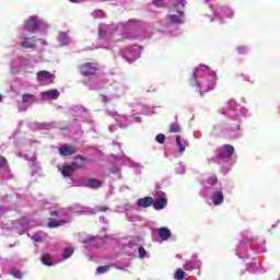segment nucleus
<instances>
[{"mask_svg":"<svg viewBox=\"0 0 280 280\" xmlns=\"http://www.w3.org/2000/svg\"><path fill=\"white\" fill-rule=\"evenodd\" d=\"M21 47L24 49H36V37H22Z\"/></svg>","mask_w":280,"mask_h":280,"instance_id":"nucleus-8","label":"nucleus"},{"mask_svg":"<svg viewBox=\"0 0 280 280\" xmlns=\"http://www.w3.org/2000/svg\"><path fill=\"white\" fill-rule=\"evenodd\" d=\"M237 51H238V54H246V47H244V46H240L238 48H237Z\"/></svg>","mask_w":280,"mask_h":280,"instance_id":"nucleus-38","label":"nucleus"},{"mask_svg":"<svg viewBox=\"0 0 280 280\" xmlns=\"http://www.w3.org/2000/svg\"><path fill=\"white\" fill-rule=\"evenodd\" d=\"M88 243H89V241H88V240L83 241V244H88Z\"/></svg>","mask_w":280,"mask_h":280,"instance_id":"nucleus-43","label":"nucleus"},{"mask_svg":"<svg viewBox=\"0 0 280 280\" xmlns=\"http://www.w3.org/2000/svg\"><path fill=\"white\" fill-rule=\"evenodd\" d=\"M235 152V148L231 144H224L217 150L218 159H231L233 153Z\"/></svg>","mask_w":280,"mask_h":280,"instance_id":"nucleus-4","label":"nucleus"},{"mask_svg":"<svg viewBox=\"0 0 280 280\" xmlns=\"http://www.w3.org/2000/svg\"><path fill=\"white\" fill-rule=\"evenodd\" d=\"M50 215L51 217H58V215H60V211L54 210V211L50 212Z\"/></svg>","mask_w":280,"mask_h":280,"instance_id":"nucleus-39","label":"nucleus"},{"mask_svg":"<svg viewBox=\"0 0 280 280\" xmlns=\"http://www.w3.org/2000/svg\"><path fill=\"white\" fill-rule=\"evenodd\" d=\"M71 3H78L80 0H69Z\"/></svg>","mask_w":280,"mask_h":280,"instance_id":"nucleus-41","label":"nucleus"},{"mask_svg":"<svg viewBox=\"0 0 280 280\" xmlns=\"http://www.w3.org/2000/svg\"><path fill=\"white\" fill-rule=\"evenodd\" d=\"M154 5H158V8L163 7V0H153Z\"/></svg>","mask_w":280,"mask_h":280,"instance_id":"nucleus-37","label":"nucleus"},{"mask_svg":"<svg viewBox=\"0 0 280 280\" xmlns=\"http://www.w3.org/2000/svg\"><path fill=\"white\" fill-rule=\"evenodd\" d=\"M185 270H194V264H191V261H187L184 265Z\"/></svg>","mask_w":280,"mask_h":280,"instance_id":"nucleus-36","label":"nucleus"},{"mask_svg":"<svg viewBox=\"0 0 280 280\" xmlns=\"http://www.w3.org/2000/svg\"><path fill=\"white\" fill-rule=\"evenodd\" d=\"M8 165V160L4 156H0V167H5Z\"/></svg>","mask_w":280,"mask_h":280,"instance_id":"nucleus-35","label":"nucleus"},{"mask_svg":"<svg viewBox=\"0 0 280 280\" xmlns=\"http://www.w3.org/2000/svg\"><path fill=\"white\" fill-rule=\"evenodd\" d=\"M170 133H177L180 132V124L178 122H173L170 125V129H168Z\"/></svg>","mask_w":280,"mask_h":280,"instance_id":"nucleus-20","label":"nucleus"},{"mask_svg":"<svg viewBox=\"0 0 280 280\" xmlns=\"http://www.w3.org/2000/svg\"><path fill=\"white\" fill-rule=\"evenodd\" d=\"M174 8L179 16H185V0H178L175 2Z\"/></svg>","mask_w":280,"mask_h":280,"instance_id":"nucleus-14","label":"nucleus"},{"mask_svg":"<svg viewBox=\"0 0 280 280\" xmlns=\"http://www.w3.org/2000/svg\"><path fill=\"white\" fill-rule=\"evenodd\" d=\"M42 262L44 266H52L51 258L49 257V254L42 255Z\"/></svg>","mask_w":280,"mask_h":280,"instance_id":"nucleus-24","label":"nucleus"},{"mask_svg":"<svg viewBox=\"0 0 280 280\" xmlns=\"http://www.w3.org/2000/svg\"><path fill=\"white\" fill-rule=\"evenodd\" d=\"M171 23H173L174 25H180L183 23H185V21H183V16L180 15H176V14H172L168 16Z\"/></svg>","mask_w":280,"mask_h":280,"instance_id":"nucleus-19","label":"nucleus"},{"mask_svg":"<svg viewBox=\"0 0 280 280\" xmlns=\"http://www.w3.org/2000/svg\"><path fill=\"white\" fill-rule=\"evenodd\" d=\"M42 95H46L48 100H58V97H60V92H58V90H49L43 92Z\"/></svg>","mask_w":280,"mask_h":280,"instance_id":"nucleus-17","label":"nucleus"},{"mask_svg":"<svg viewBox=\"0 0 280 280\" xmlns=\"http://www.w3.org/2000/svg\"><path fill=\"white\" fill-rule=\"evenodd\" d=\"M100 71V63L97 62H85L79 66V72L85 78H91V75H97Z\"/></svg>","mask_w":280,"mask_h":280,"instance_id":"nucleus-2","label":"nucleus"},{"mask_svg":"<svg viewBox=\"0 0 280 280\" xmlns=\"http://www.w3.org/2000/svg\"><path fill=\"white\" fill-rule=\"evenodd\" d=\"M159 237L163 241H167L170 237H172V232L167 228H160Z\"/></svg>","mask_w":280,"mask_h":280,"instance_id":"nucleus-13","label":"nucleus"},{"mask_svg":"<svg viewBox=\"0 0 280 280\" xmlns=\"http://www.w3.org/2000/svg\"><path fill=\"white\" fill-rule=\"evenodd\" d=\"M167 205V199H156L153 201V208L155 211H161V209H165Z\"/></svg>","mask_w":280,"mask_h":280,"instance_id":"nucleus-16","label":"nucleus"},{"mask_svg":"<svg viewBox=\"0 0 280 280\" xmlns=\"http://www.w3.org/2000/svg\"><path fill=\"white\" fill-rule=\"evenodd\" d=\"M78 150L72 144H63L59 148V154L61 156H71L73 154H77Z\"/></svg>","mask_w":280,"mask_h":280,"instance_id":"nucleus-6","label":"nucleus"},{"mask_svg":"<svg viewBox=\"0 0 280 280\" xmlns=\"http://www.w3.org/2000/svg\"><path fill=\"white\" fill-rule=\"evenodd\" d=\"M42 21L38 19V16L34 15L31 16L25 23H24V30L26 32H36L38 27L42 25Z\"/></svg>","mask_w":280,"mask_h":280,"instance_id":"nucleus-5","label":"nucleus"},{"mask_svg":"<svg viewBox=\"0 0 280 280\" xmlns=\"http://www.w3.org/2000/svg\"><path fill=\"white\" fill-rule=\"evenodd\" d=\"M73 172H75V170L71 163L63 165L61 168V174L65 176V178H70V176H73Z\"/></svg>","mask_w":280,"mask_h":280,"instance_id":"nucleus-12","label":"nucleus"},{"mask_svg":"<svg viewBox=\"0 0 280 280\" xmlns=\"http://www.w3.org/2000/svg\"><path fill=\"white\" fill-rule=\"evenodd\" d=\"M58 39L60 43H67L69 40V35L65 32L59 33Z\"/></svg>","mask_w":280,"mask_h":280,"instance_id":"nucleus-28","label":"nucleus"},{"mask_svg":"<svg viewBox=\"0 0 280 280\" xmlns=\"http://www.w3.org/2000/svg\"><path fill=\"white\" fill-rule=\"evenodd\" d=\"M3 100V96L0 94V102Z\"/></svg>","mask_w":280,"mask_h":280,"instance_id":"nucleus-44","label":"nucleus"},{"mask_svg":"<svg viewBox=\"0 0 280 280\" xmlns=\"http://www.w3.org/2000/svg\"><path fill=\"white\" fill-rule=\"evenodd\" d=\"M11 275L14 277V279H23V273L16 268L11 269Z\"/></svg>","mask_w":280,"mask_h":280,"instance_id":"nucleus-25","label":"nucleus"},{"mask_svg":"<svg viewBox=\"0 0 280 280\" xmlns=\"http://www.w3.org/2000/svg\"><path fill=\"white\" fill-rule=\"evenodd\" d=\"M34 98V94H24L22 96V104H27V102H32V100Z\"/></svg>","mask_w":280,"mask_h":280,"instance_id":"nucleus-27","label":"nucleus"},{"mask_svg":"<svg viewBox=\"0 0 280 280\" xmlns=\"http://www.w3.org/2000/svg\"><path fill=\"white\" fill-rule=\"evenodd\" d=\"M208 185H218V176H212L208 178Z\"/></svg>","mask_w":280,"mask_h":280,"instance_id":"nucleus-33","label":"nucleus"},{"mask_svg":"<svg viewBox=\"0 0 280 280\" xmlns=\"http://www.w3.org/2000/svg\"><path fill=\"white\" fill-rule=\"evenodd\" d=\"M198 71H209V66L200 65L198 68H196L194 72V81L198 80L196 79L198 78Z\"/></svg>","mask_w":280,"mask_h":280,"instance_id":"nucleus-21","label":"nucleus"},{"mask_svg":"<svg viewBox=\"0 0 280 280\" xmlns=\"http://www.w3.org/2000/svg\"><path fill=\"white\" fill-rule=\"evenodd\" d=\"M75 162H71L70 164L72 165V167L75 170H84V167H86V163L89 162V160L85 156L82 155H78L74 158ZM80 161V162H78Z\"/></svg>","mask_w":280,"mask_h":280,"instance_id":"nucleus-7","label":"nucleus"},{"mask_svg":"<svg viewBox=\"0 0 280 280\" xmlns=\"http://www.w3.org/2000/svg\"><path fill=\"white\" fill-rule=\"evenodd\" d=\"M54 78V74L47 70H42L37 73V80L45 81V80H51Z\"/></svg>","mask_w":280,"mask_h":280,"instance_id":"nucleus-15","label":"nucleus"},{"mask_svg":"<svg viewBox=\"0 0 280 280\" xmlns=\"http://www.w3.org/2000/svg\"><path fill=\"white\" fill-rule=\"evenodd\" d=\"M155 141H156L158 143H161V144L165 143V135L159 133V135L155 137Z\"/></svg>","mask_w":280,"mask_h":280,"instance_id":"nucleus-32","label":"nucleus"},{"mask_svg":"<svg viewBox=\"0 0 280 280\" xmlns=\"http://www.w3.org/2000/svg\"><path fill=\"white\" fill-rule=\"evenodd\" d=\"M175 141L178 145L179 153L183 154V152H185V150H186L187 143L185 141H183V138H180V136H176Z\"/></svg>","mask_w":280,"mask_h":280,"instance_id":"nucleus-18","label":"nucleus"},{"mask_svg":"<svg viewBox=\"0 0 280 280\" xmlns=\"http://www.w3.org/2000/svg\"><path fill=\"white\" fill-rule=\"evenodd\" d=\"M34 240H35V242H38V238L35 237Z\"/></svg>","mask_w":280,"mask_h":280,"instance_id":"nucleus-45","label":"nucleus"},{"mask_svg":"<svg viewBox=\"0 0 280 280\" xmlns=\"http://www.w3.org/2000/svg\"><path fill=\"white\" fill-rule=\"evenodd\" d=\"M62 224H69V220L56 221L54 218H48V229H58V226H62Z\"/></svg>","mask_w":280,"mask_h":280,"instance_id":"nucleus-11","label":"nucleus"},{"mask_svg":"<svg viewBox=\"0 0 280 280\" xmlns=\"http://www.w3.org/2000/svg\"><path fill=\"white\" fill-rule=\"evenodd\" d=\"M38 40L42 43V45H47V43L45 40H43V39H38Z\"/></svg>","mask_w":280,"mask_h":280,"instance_id":"nucleus-42","label":"nucleus"},{"mask_svg":"<svg viewBox=\"0 0 280 280\" xmlns=\"http://www.w3.org/2000/svg\"><path fill=\"white\" fill-rule=\"evenodd\" d=\"M211 200H212V205H214V207H220V205H222V202H224V194L222 192V190H217V191L212 192Z\"/></svg>","mask_w":280,"mask_h":280,"instance_id":"nucleus-9","label":"nucleus"},{"mask_svg":"<svg viewBox=\"0 0 280 280\" xmlns=\"http://www.w3.org/2000/svg\"><path fill=\"white\" fill-rule=\"evenodd\" d=\"M80 187H89V189H100L102 187V180L97 178H80L79 179Z\"/></svg>","mask_w":280,"mask_h":280,"instance_id":"nucleus-3","label":"nucleus"},{"mask_svg":"<svg viewBox=\"0 0 280 280\" xmlns=\"http://www.w3.org/2000/svg\"><path fill=\"white\" fill-rule=\"evenodd\" d=\"M102 102H108V97L104 94H101Z\"/></svg>","mask_w":280,"mask_h":280,"instance_id":"nucleus-40","label":"nucleus"},{"mask_svg":"<svg viewBox=\"0 0 280 280\" xmlns=\"http://www.w3.org/2000/svg\"><path fill=\"white\" fill-rule=\"evenodd\" d=\"M175 280H185V271L183 269L178 268L174 273Z\"/></svg>","mask_w":280,"mask_h":280,"instance_id":"nucleus-22","label":"nucleus"},{"mask_svg":"<svg viewBox=\"0 0 280 280\" xmlns=\"http://www.w3.org/2000/svg\"><path fill=\"white\" fill-rule=\"evenodd\" d=\"M138 253H139L140 259H145V256L148 255V252H145V248L139 247Z\"/></svg>","mask_w":280,"mask_h":280,"instance_id":"nucleus-31","label":"nucleus"},{"mask_svg":"<svg viewBox=\"0 0 280 280\" xmlns=\"http://www.w3.org/2000/svg\"><path fill=\"white\" fill-rule=\"evenodd\" d=\"M110 270V266L105 265V266H100L96 269L97 275H104L105 272H108Z\"/></svg>","mask_w":280,"mask_h":280,"instance_id":"nucleus-26","label":"nucleus"},{"mask_svg":"<svg viewBox=\"0 0 280 280\" xmlns=\"http://www.w3.org/2000/svg\"><path fill=\"white\" fill-rule=\"evenodd\" d=\"M155 198L156 200H163V199H167V196L165 195V192L158 190L155 191Z\"/></svg>","mask_w":280,"mask_h":280,"instance_id":"nucleus-30","label":"nucleus"},{"mask_svg":"<svg viewBox=\"0 0 280 280\" xmlns=\"http://www.w3.org/2000/svg\"><path fill=\"white\" fill-rule=\"evenodd\" d=\"M215 82H218V77L215 75V72H211V75L208 80H195L190 84L191 86L197 85L200 95H205V93H209V91H213L215 89Z\"/></svg>","mask_w":280,"mask_h":280,"instance_id":"nucleus-1","label":"nucleus"},{"mask_svg":"<svg viewBox=\"0 0 280 280\" xmlns=\"http://www.w3.org/2000/svg\"><path fill=\"white\" fill-rule=\"evenodd\" d=\"M106 33H104V26L100 25L98 26V38H105Z\"/></svg>","mask_w":280,"mask_h":280,"instance_id":"nucleus-34","label":"nucleus"},{"mask_svg":"<svg viewBox=\"0 0 280 280\" xmlns=\"http://www.w3.org/2000/svg\"><path fill=\"white\" fill-rule=\"evenodd\" d=\"M153 202H154V199L152 197H144V198L138 199L137 205L142 209H148V207H152Z\"/></svg>","mask_w":280,"mask_h":280,"instance_id":"nucleus-10","label":"nucleus"},{"mask_svg":"<svg viewBox=\"0 0 280 280\" xmlns=\"http://www.w3.org/2000/svg\"><path fill=\"white\" fill-rule=\"evenodd\" d=\"M71 255H73V248H66L63 250L62 257H63V259H69V257H71Z\"/></svg>","mask_w":280,"mask_h":280,"instance_id":"nucleus-29","label":"nucleus"},{"mask_svg":"<svg viewBox=\"0 0 280 280\" xmlns=\"http://www.w3.org/2000/svg\"><path fill=\"white\" fill-rule=\"evenodd\" d=\"M108 207L106 206H96L93 208V213H106L108 211Z\"/></svg>","mask_w":280,"mask_h":280,"instance_id":"nucleus-23","label":"nucleus"}]
</instances>
